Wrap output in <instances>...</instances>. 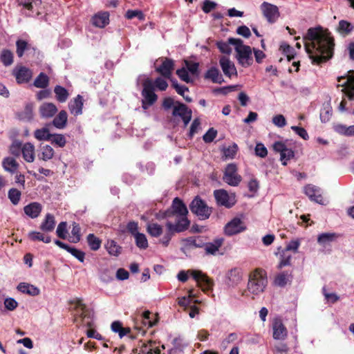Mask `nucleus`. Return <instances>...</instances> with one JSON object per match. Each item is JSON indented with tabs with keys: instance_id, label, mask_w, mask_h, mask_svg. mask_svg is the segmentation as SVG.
<instances>
[{
	"instance_id": "1",
	"label": "nucleus",
	"mask_w": 354,
	"mask_h": 354,
	"mask_svg": "<svg viewBox=\"0 0 354 354\" xmlns=\"http://www.w3.org/2000/svg\"><path fill=\"white\" fill-rule=\"evenodd\" d=\"M306 52L314 64H321L333 55L334 39L320 27L310 28L304 37Z\"/></svg>"
},
{
	"instance_id": "2",
	"label": "nucleus",
	"mask_w": 354,
	"mask_h": 354,
	"mask_svg": "<svg viewBox=\"0 0 354 354\" xmlns=\"http://www.w3.org/2000/svg\"><path fill=\"white\" fill-rule=\"evenodd\" d=\"M190 225V221L187 215H176L175 222L167 221L165 223V232L159 239V243L165 247H167L174 235L187 230Z\"/></svg>"
},
{
	"instance_id": "3",
	"label": "nucleus",
	"mask_w": 354,
	"mask_h": 354,
	"mask_svg": "<svg viewBox=\"0 0 354 354\" xmlns=\"http://www.w3.org/2000/svg\"><path fill=\"white\" fill-rule=\"evenodd\" d=\"M268 284L266 273L261 269H256L249 274L247 290L253 296L263 292Z\"/></svg>"
},
{
	"instance_id": "4",
	"label": "nucleus",
	"mask_w": 354,
	"mask_h": 354,
	"mask_svg": "<svg viewBox=\"0 0 354 354\" xmlns=\"http://www.w3.org/2000/svg\"><path fill=\"white\" fill-rule=\"evenodd\" d=\"M141 84L143 88L141 92L143 97L142 107L146 110L153 105L157 100L158 96L154 93L155 88L153 81L145 75H140L137 79V84Z\"/></svg>"
},
{
	"instance_id": "5",
	"label": "nucleus",
	"mask_w": 354,
	"mask_h": 354,
	"mask_svg": "<svg viewBox=\"0 0 354 354\" xmlns=\"http://www.w3.org/2000/svg\"><path fill=\"white\" fill-rule=\"evenodd\" d=\"M229 43L234 46L237 60L243 67L247 68L252 64L253 57L250 46L244 45L242 39L239 38L230 37Z\"/></svg>"
},
{
	"instance_id": "6",
	"label": "nucleus",
	"mask_w": 354,
	"mask_h": 354,
	"mask_svg": "<svg viewBox=\"0 0 354 354\" xmlns=\"http://www.w3.org/2000/svg\"><path fill=\"white\" fill-rule=\"evenodd\" d=\"M188 274L197 282L198 285L205 290H211L214 286L213 281L201 270H181L177 275L178 279L181 282H185L188 279Z\"/></svg>"
},
{
	"instance_id": "7",
	"label": "nucleus",
	"mask_w": 354,
	"mask_h": 354,
	"mask_svg": "<svg viewBox=\"0 0 354 354\" xmlns=\"http://www.w3.org/2000/svg\"><path fill=\"white\" fill-rule=\"evenodd\" d=\"M350 82L351 85L348 91L347 100L343 99L340 102L338 109L339 111H347L350 114L354 115V72L351 73L350 77L344 83Z\"/></svg>"
},
{
	"instance_id": "8",
	"label": "nucleus",
	"mask_w": 354,
	"mask_h": 354,
	"mask_svg": "<svg viewBox=\"0 0 354 354\" xmlns=\"http://www.w3.org/2000/svg\"><path fill=\"white\" fill-rule=\"evenodd\" d=\"M243 279V271L241 268H232L225 273L223 283L229 289L236 288Z\"/></svg>"
},
{
	"instance_id": "9",
	"label": "nucleus",
	"mask_w": 354,
	"mask_h": 354,
	"mask_svg": "<svg viewBox=\"0 0 354 354\" xmlns=\"http://www.w3.org/2000/svg\"><path fill=\"white\" fill-rule=\"evenodd\" d=\"M191 212L198 216L201 219L205 220L209 217L212 210L207 205L205 202L200 197L196 196L189 205Z\"/></svg>"
},
{
	"instance_id": "10",
	"label": "nucleus",
	"mask_w": 354,
	"mask_h": 354,
	"mask_svg": "<svg viewBox=\"0 0 354 354\" xmlns=\"http://www.w3.org/2000/svg\"><path fill=\"white\" fill-rule=\"evenodd\" d=\"M214 196L218 205L231 208L236 202L234 193L229 194L225 189H217L214 192Z\"/></svg>"
},
{
	"instance_id": "11",
	"label": "nucleus",
	"mask_w": 354,
	"mask_h": 354,
	"mask_svg": "<svg viewBox=\"0 0 354 354\" xmlns=\"http://www.w3.org/2000/svg\"><path fill=\"white\" fill-rule=\"evenodd\" d=\"M223 180L230 186L239 185L242 180L241 176L237 174V167L235 164H228L225 168Z\"/></svg>"
},
{
	"instance_id": "12",
	"label": "nucleus",
	"mask_w": 354,
	"mask_h": 354,
	"mask_svg": "<svg viewBox=\"0 0 354 354\" xmlns=\"http://www.w3.org/2000/svg\"><path fill=\"white\" fill-rule=\"evenodd\" d=\"M261 10L267 21L270 23H274L279 17V8L277 6L264 1L261 3Z\"/></svg>"
},
{
	"instance_id": "13",
	"label": "nucleus",
	"mask_w": 354,
	"mask_h": 354,
	"mask_svg": "<svg viewBox=\"0 0 354 354\" xmlns=\"http://www.w3.org/2000/svg\"><path fill=\"white\" fill-rule=\"evenodd\" d=\"M273 149L276 152L280 153V158L283 165H287V161L295 156V152L291 149H288L286 145L281 141H277L273 144Z\"/></svg>"
},
{
	"instance_id": "14",
	"label": "nucleus",
	"mask_w": 354,
	"mask_h": 354,
	"mask_svg": "<svg viewBox=\"0 0 354 354\" xmlns=\"http://www.w3.org/2000/svg\"><path fill=\"white\" fill-rule=\"evenodd\" d=\"M12 74L15 77L18 84L28 82L32 76V71L23 66H15L12 71Z\"/></svg>"
},
{
	"instance_id": "15",
	"label": "nucleus",
	"mask_w": 354,
	"mask_h": 354,
	"mask_svg": "<svg viewBox=\"0 0 354 354\" xmlns=\"http://www.w3.org/2000/svg\"><path fill=\"white\" fill-rule=\"evenodd\" d=\"M176 105L174 106L172 114L174 116L180 117L185 126H187L192 119V111L183 103L176 102Z\"/></svg>"
},
{
	"instance_id": "16",
	"label": "nucleus",
	"mask_w": 354,
	"mask_h": 354,
	"mask_svg": "<svg viewBox=\"0 0 354 354\" xmlns=\"http://www.w3.org/2000/svg\"><path fill=\"white\" fill-rule=\"evenodd\" d=\"M245 228L243 222L240 218H234L225 225L224 230L226 235L232 236L243 232Z\"/></svg>"
},
{
	"instance_id": "17",
	"label": "nucleus",
	"mask_w": 354,
	"mask_h": 354,
	"mask_svg": "<svg viewBox=\"0 0 354 354\" xmlns=\"http://www.w3.org/2000/svg\"><path fill=\"white\" fill-rule=\"evenodd\" d=\"M288 336V330L280 318L272 322V337L276 340H284Z\"/></svg>"
},
{
	"instance_id": "18",
	"label": "nucleus",
	"mask_w": 354,
	"mask_h": 354,
	"mask_svg": "<svg viewBox=\"0 0 354 354\" xmlns=\"http://www.w3.org/2000/svg\"><path fill=\"white\" fill-rule=\"evenodd\" d=\"M172 211L167 210L165 212L164 217H169L173 214L187 215L188 210L186 205L178 198H175L171 205Z\"/></svg>"
},
{
	"instance_id": "19",
	"label": "nucleus",
	"mask_w": 354,
	"mask_h": 354,
	"mask_svg": "<svg viewBox=\"0 0 354 354\" xmlns=\"http://www.w3.org/2000/svg\"><path fill=\"white\" fill-rule=\"evenodd\" d=\"M174 61L172 59L165 58L163 59L162 64L156 68V71L165 78L170 79L172 71L174 70Z\"/></svg>"
},
{
	"instance_id": "20",
	"label": "nucleus",
	"mask_w": 354,
	"mask_h": 354,
	"mask_svg": "<svg viewBox=\"0 0 354 354\" xmlns=\"http://www.w3.org/2000/svg\"><path fill=\"white\" fill-rule=\"evenodd\" d=\"M55 244L59 246L60 248L66 250L67 252L71 253L74 257H75L80 262H84L85 258V253L82 250H80L74 247H71L64 242L59 240H55Z\"/></svg>"
},
{
	"instance_id": "21",
	"label": "nucleus",
	"mask_w": 354,
	"mask_h": 354,
	"mask_svg": "<svg viewBox=\"0 0 354 354\" xmlns=\"http://www.w3.org/2000/svg\"><path fill=\"white\" fill-rule=\"evenodd\" d=\"M220 66L225 75L231 77L233 75H236V68L232 62L227 57H221L219 60Z\"/></svg>"
},
{
	"instance_id": "22",
	"label": "nucleus",
	"mask_w": 354,
	"mask_h": 354,
	"mask_svg": "<svg viewBox=\"0 0 354 354\" xmlns=\"http://www.w3.org/2000/svg\"><path fill=\"white\" fill-rule=\"evenodd\" d=\"M304 192L311 201L323 204L320 188L313 185H308L304 187Z\"/></svg>"
},
{
	"instance_id": "23",
	"label": "nucleus",
	"mask_w": 354,
	"mask_h": 354,
	"mask_svg": "<svg viewBox=\"0 0 354 354\" xmlns=\"http://www.w3.org/2000/svg\"><path fill=\"white\" fill-rule=\"evenodd\" d=\"M39 111L42 118H50L57 112V108L53 103L44 102L39 106Z\"/></svg>"
},
{
	"instance_id": "24",
	"label": "nucleus",
	"mask_w": 354,
	"mask_h": 354,
	"mask_svg": "<svg viewBox=\"0 0 354 354\" xmlns=\"http://www.w3.org/2000/svg\"><path fill=\"white\" fill-rule=\"evenodd\" d=\"M204 77L206 80H210L213 83L216 84H221L225 82L218 68L215 66L210 67L205 73Z\"/></svg>"
},
{
	"instance_id": "25",
	"label": "nucleus",
	"mask_w": 354,
	"mask_h": 354,
	"mask_svg": "<svg viewBox=\"0 0 354 354\" xmlns=\"http://www.w3.org/2000/svg\"><path fill=\"white\" fill-rule=\"evenodd\" d=\"M83 108V97L77 95L73 100L68 103V109L71 114L74 115H79L82 113Z\"/></svg>"
},
{
	"instance_id": "26",
	"label": "nucleus",
	"mask_w": 354,
	"mask_h": 354,
	"mask_svg": "<svg viewBox=\"0 0 354 354\" xmlns=\"http://www.w3.org/2000/svg\"><path fill=\"white\" fill-rule=\"evenodd\" d=\"M17 289L21 293L26 294L32 297L39 295L40 293V290L39 288L26 282L19 283L17 287Z\"/></svg>"
},
{
	"instance_id": "27",
	"label": "nucleus",
	"mask_w": 354,
	"mask_h": 354,
	"mask_svg": "<svg viewBox=\"0 0 354 354\" xmlns=\"http://www.w3.org/2000/svg\"><path fill=\"white\" fill-rule=\"evenodd\" d=\"M42 210V206L39 203L32 202L24 207L25 214L31 218H36L39 216Z\"/></svg>"
},
{
	"instance_id": "28",
	"label": "nucleus",
	"mask_w": 354,
	"mask_h": 354,
	"mask_svg": "<svg viewBox=\"0 0 354 354\" xmlns=\"http://www.w3.org/2000/svg\"><path fill=\"white\" fill-rule=\"evenodd\" d=\"M21 153L24 159L28 162H32L35 160V146L30 142L23 145Z\"/></svg>"
},
{
	"instance_id": "29",
	"label": "nucleus",
	"mask_w": 354,
	"mask_h": 354,
	"mask_svg": "<svg viewBox=\"0 0 354 354\" xmlns=\"http://www.w3.org/2000/svg\"><path fill=\"white\" fill-rule=\"evenodd\" d=\"M71 304L74 305V308L80 313L81 317L84 319L86 317L90 318L91 313L86 309L82 299L75 298L71 301Z\"/></svg>"
},
{
	"instance_id": "30",
	"label": "nucleus",
	"mask_w": 354,
	"mask_h": 354,
	"mask_svg": "<svg viewBox=\"0 0 354 354\" xmlns=\"http://www.w3.org/2000/svg\"><path fill=\"white\" fill-rule=\"evenodd\" d=\"M223 243V239L218 238L214 240L213 242L204 243V249L207 254H216L219 248Z\"/></svg>"
},
{
	"instance_id": "31",
	"label": "nucleus",
	"mask_w": 354,
	"mask_h": 354,
	"mask_svg": "<svg viewBox=\"0 0 354 354\" xmlns=\"http://www.w3.org/2000/svg\"><path fill=\"white\" fill-rule=\"evenodd\" d=\"M109 21V15L106 12L96 14L92 18V24L98 28H104Z\"/></svg>"
},
{
	"instance_id": "32",
	"label": "nucleus",
	"mask_w": 354,
	"mask_h": 354,
	"mask_svg": "<svg viewBox=\"0 0 354 354\" xmlns=\"http://www.w3.org/2000/svg\"><path fill=\"white\" fill-rule=\"evenodd\" d=\"M68 120V114L66 111H61L57 116L55 117L52 124L57 129H63L66 127Z\"/></svg>"
},
{
	"instance_id": "33",
	"label": "nucleus",
	"mask_w": 354,
	"mask_h": 354,
	"mask_svg": "<svg viewBox=\"0 0 354 354\" xmlns=\"http://www.w3.org/2000/svg\"><path fill=\"white\" fill-rule=\"evenodd\" d=\"M55 226V217L51 214H47L46 215L44 221L40 225V229L45 232H52Z\"/></svg>"
},
{
	"instance_id": "34",
	"label": "nucleus",
	"mask_w": 354,
	"mask_h": 354,
	"mask_svg": "<svg viewBox=\"0 0 354 354\" xmlns=\"http://www.w3.org/2000/svg\"><path fill=\"white\" fill-rule=\"evenodd\" d=\"M147 232L151 237L158 238L163 234V227L157 223H149L147 225Z\"/></svg>"
},
{
	"instance_id": "35",
	"label": "nucleus",
	"mask_w": 354,
	"mask_h": 354,
	"mask_svg": "<svg viewBox=\"0 0 354 354\" xmlns=\"http://www.w3.org/2000/svg\"><path fill=\"white\" fill-rule=\"evenodd\" d=\"M50 124H48L46 127L36 129L34 132V136L38 140H50L52 137V134L50 133L48 126Z\"/></svg>"
},
{
	"instance_id": "36",
	"label": "nucleus",
	"mask_w": 354,
	"mask_h": 354,
	"mask_svg": "<svg viewBox=\"0 0 354 354\" xmlns=\"http://www.w3.org/2000/svg\"><path fill=\"white\" fill-rule=\"evenodd\" d=\"M140 319L142 324L147 328L153 327L157 322L156 315H151L149 310L145 311Z\"/></svg>"
},
{
	"instance_id": "37",
	"label": "nucleus",
	"mask_w": 354,
	"mask_h": 354,
	"mask_svg": "<svg viewBox=\"0 0 354 354\" xmlns=\"http://www.w3.org/2000/svg\"><path fill=\"white\" fill-rule=\"evenodd\" d=\"M105 248L110 255L118 257L120 254L122 248L114 240H108Z\"/></svg>"
},
{
	"instance_id": "38",
	"label": "nucleus",
	"mask_w": 354,
	"mask_h": 354,
	"mask_svg": "<svg viewBox=\"0 0 354 354\" xmlns=\"http://www.w3.org/2000/svg\"><path fill=\"white\" fill-rule=\"evenodd\" d=\"M41 152L38 154V158L44 161H48L53 158L54 156L53 149L48 145L41 147Z\"/></svg>"
},
{
	"instance_id": "39",
	"label": "nucleus",
	"mask_w": 354,
	"mask_h": 354,
	"mask_svg": "<svg viewBox=\"0 0 354 354\" xmlns=\"http://www.w3.org/2000/svg\"><path fill=\"white\" fill-rule=\"evenodd\" d=\"M337 238L335 233L326 232L320 234L317 237V242L319 245L326 246L335 241Z\"/></svg>"
},
{
	"instance_id": "40",
	"label": "nucleus",
	"mask_w": 354,
	"mask_h": 354,
	"mask_svg": "<svg viewBox=\"0 0 354 354\" xmlns=\"http://www.w3.org/2000/svg\"><path fill=\"white\" fill-rule=\"evenodd\" d=\"M334 130L346 136H354V125L347 127L344 124H337L334 126Z\"/></svg>"
},
{
	"instance_id": "41",
	"label": "nucleus",
	"mask_w": 354,
	"mask_h": 354,
	"mask_svg": "<svg viewBox=\"0 0 354 354\" xmlns=\"http://www.w3.org/2000/svg\"><path fill=\"white\" fill-rule=\"evenodd\" d=\"M2 166L6 171L13 174L17 169L19 165L14 158L8 157L3 159Z\"/></svg>"
},
{
	"instance_id": "42",
	"label": "nucleus",
	"mask_w": 354,
	"mask_h": 354,
	"mask_svg": "<svg viewBox=\"0 0 354 354\" xmlns=\"http://www.w3.org/2000/svg\"><path fill=\"white\" fill-rule=\"evenodd\" d=\"M111 328L113 332L118 333L120 338H122L130 332L129 328L122 327V324L120 321H114L111 325Z\"/></svg>"
},
{
	"instance_id": "43",
	"label": "nucleus",
	"mask_w": 354,
	"mask_h": 354,
	"mask_svg": "<svg viewBox=\"0 0 354 354\" xmlns=\"http://www.w3.org/2000/svg\"><path fill=\"white\" fill-rule=\"evenodd\" d=\"M49 77L44 73H40L35 78L33 85L39 88H45L48 86Z\"/></svg>"
},
{
	"instance_id": "44",
	"label": "nucleus",
	"mask_w": 354,
	"mask_h": 354,
	"mask_svg": "<svg viewBox=\"0 0 354 354\" xmlns=\"http://www.w3.org/2000/svg\"><path fill=\"white\" fill-rule=\"evenodd\" d=\"M54 92L58 102L63 103L67 100L69 94L68 91L63 86L57 85L54 88Z\"/></svg>"
},
{
	"instance_id": "45",
	"label": "nucleus",
	"mask_w": 354,
	"mask_h": 354,
	"mask_svg": "<svg viewBox=\"0 0 354 354\" xmlns=\"http://www.w3.org/2000/svg\"><path fill=\"white\" fill-rule=\"evenodd\" d=\"M337 30L341 34L348 35L354 30V26L348 21L340 20Z\"/></svg>"
},
{
	"instance_id": "46",
	"label": "nucleus",
	"mask_w": 354,
	"mask_h": 354,
	"mask_svg": "<svg viewBox=\"0 0 354 354\" xmlns=\"http://www.w3.org/2000/svg\"><path fill=\"white\" fill-rule=\"evenodd\" d=\"M332 115V107L330 103L323 104L320 111V120L322 122H327L330 120Z\"/></svg>"
},
{
	"instance_id": "47",
	"label": "nucleus",
	"mask_w": 354,
	"mask_h": 354,
	"mask_svg": "<svg viewBox=\"0 0 354 354\" xmlns=\"http://www.w3.org/2000/svg\"><path fill=\"white\" fill-rule=\"evenodd\" d=\"M291 279V275L287 272H283L277 274L274 279V284L283 287L285 286Z\"/></svg>"
},
{
	"instance_id": "48",
	"label": "nucleus",
	"mask_w": 354,
	"mask_h": 354,
	"mask_svg": "<svg viewBox=\"0 0 354 354\" xmlns=\"http://www.w3.org/2000/svg\"><path fill=\"white\" fill-rule=\"evenodd\" d=\"M133 236L135 238L136 245L138 248L143 250L148 248L149 243L145 234L139 232Z\"/></svg>"
},
{
	"instance_id": "49",
	"label": "nucleus",
	"mask_w": 354,
	"mask_h": 354,
	"mask_svg": "<svg viewBox=\"0 0 354 354\" xmlns=\"http://www.w3.org/2000/svg\"><path fill=\"white\" fill-rule=\"evenodd\" d=\"M13 53L10 50H3L0 59L5 66H10L13 63Z\"/></svg>"
},
{
	"instance_id": "50",
	"label": "nucleus",
	"mask_w": 354,
	"mask_h": 354,
	"mask_svg": "<svg viewBox=\"0 0 354 354\" xmlns=\"http://www.w3.org/2000/svg\"><path fill=\"white\" fill-rule=\"evenodd\" d=\"M86 239L91 250L96 251L100 249L102 241L99 238L95 236L93 234H89Z\"/></svg>"
},
{
	"instance_id": "51",
	"label": "nucleus",
	"mask_w": 354,
	"mask_h": 354,
	"mask_svg": "<svg viewBox=\"0 0 354 354\" xmlns=\"http://www.w3.org/2000/svg\"><path fill=\"white\" fill-rule=\"evenodd\" d=\"M20 115L22 120H31L33 118V104L32 103L27 104Z\"/></svg>"
},
{
	"instance_id": "52",
	"label": "nucleus",
	"mask_w": 354,
	"mask_h": 354,
	"mask_svg": "<svg viewBox=\"0 0 354 354\" xmlns=\"http://www.w3.org/2000/svg\"><path fill=\"white\" fill-rule=\"evenodd\" d=\"M21 192L17 189L12 188L8 191V196L12 203L15 205H17L21 198Z\"/></svg>"
},
{
	"instance_id": "53",
	"label": "nucleus",
	"mask_w": 354,
	"mask_h": 354,
	"mask_svg": "<svg viewBox=\"0 0 354 354\" xmlns=\"http://www.w3.org/2000/svg\"><path fill=\"white\" fill-rule=\"evenodd\" d=\"M280 262L279 264V268H281L283 267L290 265V261L292 259V255L288 253V251L286 250H282V252L280 255Z\"/></svg>"
},
{
	"instance_id": "54",
	"label": "nucleus",
	"mask_w": 354,
	"mask_h": 354,
	"mask_svg": "<svg viewBox=\"0 0 354 354\" xmlns=\"http://www.w3.org/2000/svg\"><path fill=\"white\" fill-rule=\"evenodd\" d=\"M185 242L187 246L194 248H203L205 243L201 237H189L185 239Z\"/></svg>"
},
{
	"instance_id": "55",
	"label": "nucleus",
	"mask_w": 354,
	"mask_h": 354,
	"mask_svg": "<svg viewBox=\"0 0 354 354\" xmlns=\"http://www.w3.org/2000/svg\"><path fill=\"white\" fill-rule=\"evenodd\" d=\"M352 72H354V71H348V74H347L346 77L341 76V77H337V82H339V84H337V86L338 87L339 86L344 87L342 91L343 92H344L346 94H348V91L350 87L351 83L348 82V83H346L344 85H342V84L345 83V82L350 77Z\"/></svg>"
},
{
	"instance_id": "56",
	"label": "nucleus",
	"mask_w": 354,
	"mask_h": 354,
	"mask_svg": "<svg viewBox=\"0 0 354 354\" xmlns=\"http://www.w3.org/2000/svg\"><path fill=\"white\" fill-rule=\"evenodd\" d=\"M125 17L129 19L138 18L140 21L145 19V15L141 10H128L125 14Z\"/></svg>"
},
{
	"instance_id": "57",
	"label": "nucleus",
	"mask_w": 354,
	"mask_h": 354,
	"mask_svg": "<svg viewBox=\"0 0 354 354\" xmlns=\"http://www.w3.org/2000/svg\"><path fill=\"white\" fill-rule=\"evenodd\" d=\"M50 140H51L53 144L59 147H64L66 143V138L62 134H52Z\"/></svg>"
},
{
	"instance_id": "58",
	"label": "nucleus",
	"mask_w": 354,
	"mask_h": 354,
	"mask_svg": "<svg viewBox=\"0 0 354 354\" xmlns=\"http://www.w3.org/2000/svg\"><path fill=\"white\" fill-rule=\"evenodd\" d=\"M239 335L236 333H231L227 335L221 342V346L226 348L230 344L234 343L237 340Z\"/></svg>"
},
{
	"instance_id": "59",
	"label": "nucleus",
	"mask_w": 354,
	"mask_h": 354,
	"mask_svg": "<svg viewBox=\"0 0 354 354\" xmlns=\"http://www.w3.org/2000/svg\"><path fill=\"white\" fill-rule=\"evenodd\" d=\"M22 147L23 145L21 142L19 140H15L10 147V151L12 155L18 157L21 153Z\"/></svg>"
},
{
	"instance_id": "60",
	"label": "nucleus",
	"mask_w": 354,
	"mask_h": 354,
	"mask_svg": "<svg viewBox=\"0 0 354 354\" xmlns=\"http://www.w3.org/2000/svg\"><path fill=\"white\" fill-rule=\"evenodd\" d=\"M238 150V147L236 144L230 146L223 150V155L226 158L232 159L235 156Z\"/></svg>"
},
{
	"instance_id": "61",
	"label": "nucleus",
	"mask_w": 354,
	"mask_h": 354,
	"mask_svg": "<svg viewBox=\"0 0 354 354\" xmlns=\"http://www.w3.org/2000/svg\"><path fill=\"white\" fill-rule=\"evenodd\" d=\"M17 46V54L18 57H21L24 53V51L27 49L28 43L22 39H18L16 42Z\"/></svg>"
},
{
	"instance_id": "62",
	"label": "nucleus",
	"mask_w": 354,
	"mask_h": 354,
	"mask_svg": "<svg viewBox=\"0 0 354 354\" xmlns=\"http://www.w3.org/2000/svg\"><path fill=\"white\" fill-rule=\"evenodd\" d=\"M254 151L256 156L260 158H265L268 155L267 148L261 142H259L256 145Z\"/></svg>"
},
{
	"instance_id": "63",
	"label": "nucleus",
	"mask_w": 354,
	"mask_h": 354,
	"mask_svg": "<svg viewBox=\"0 0 354 354\" xmlns=\"http://www.w3.org/2000/svg\"><path fill=\"white\" fill-rule=\"evenodd\" d=\"M217 135V131L214 128H210L208 131L204 134L203 138L205 142L209 143L212 142L214 139L216 138Z\"/></svg>"
},
{
	"instance_id": "64",
	"label": "nucleus",
	"mask_w": 354,
	"mask_h": 354,
	"mask_svg": "<svg viewBox=\"0 0 354 354\" xmlns=\"http://www.w3.org/2000/svg\"><path fill=\"white\" fill-rule=\"evenodd\" d=\"M217 6V3L210 0H205L202 6L203 11L207 14L214 10Z\"/></svg>"
}]
</instances>
